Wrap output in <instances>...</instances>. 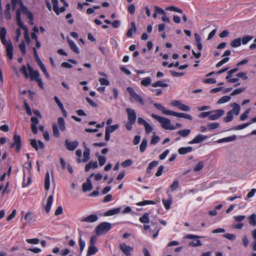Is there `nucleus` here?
<instances>
[{"mask_svg":"<svg viewBox=\"0 0 256 256\" xmlns=\"http://www.w3.org/2000/svg\"><path fill=\"white\" fill-rule=\"evenodd\" d=\"M58 124L60 130L64 131L66 130L65 122L62 118H58Z\"/></svg>","mask_w":256,"mask_h":256,"instance_id":"nucleus-32","label":"nucleus"},{"mask_svg":"<svg viewBox=\"0 0 256 256\" xmlns=\"http://www.w3.org/2000/svg\"><path fill=\"white\" fill-rule=\"evenodd\" d=\"M148 213H144L143 216L140 218V221L143 224H148L150 222L149 216Z\"/></svg>","mask_w":256,"mask_h":256,"instance_id":"nucleus-37","label":"nucleus"},{"mask_svg":"<svg viewBox=\"0 0 256 256\" xmlns=\"http://www.w3.org/2000/svg\"><path fill=\"white\" fill-rule=\"evenodd\" d=\"M207 136H203L202 134H198L196 136L193 140L190 141L188 144H198L200 143L206 139L207 138Z\"/></svg>","mask_w":256,"mask_h":256,"instance_id":"nucleus-14","label":"nucleus"},{"mask_svg":"<svg viewBox=\"0 0 256 256\" xmlns=\"http://www.w3.org/2000/svg\"><path fill=\"white\" fill-rule=\"evenodd\" d=\"M68 42L70 48L76 53L78 54L80 52L79 50L75 43L72 40H68Z\"/></svg>","mask_w":256,"mask_h":256,"instance_id":"nucleus-34","label":"nucleus"},{"mask_svg":"<svg viewBox=\"0 0 256 256\" xmlns=\"http://www.w3.org/2000/svg\"><path fill=\"white\" fill-rule=\"evenodd\" d=\"M166 10H170V11H172L177 12L180 14H182V10L181 9H180L176 7H175L174 6H170L168 7H166Z\"/></svg>","mask_w":256,"mask_h":256,"instance_id":"nucleus-47","label":"nucleus"},{"mask_svg":"<svg viewBox=\"0 0 256 256\" xmlns=\"http://www.w3.org/2000/svg\"><path fill=\"white\" fill-rule=\"evenodd\" d=\"M130 24L131 28L128 29L126 32V36L128 37H132V32H136V28L134 22H131Z\"/></svg>","mask_w":256,"mask_h":256,"instance_id":"nucleus-26","label":"nucleus"},{"mask_svg":"<svg viewBox=\"0 0 256 256\" xmlns=\"http://www.w3.org/2000/svg\"><path fill=\"white\" fill-rule=\"evenodd\" d=\"M192 150V146L182 147L178 150V152L180 154H184Z\"/></svg>","mask_w":256,"mask_h":256,"instance_id":"nucleus-24","label":"nucleus"},{"mask_svg":"<svg viewBox=\"0 0 256 256\" xmlns=\"http://www.w3.org/2000/svg\"><path fill=\"white\" fill-rule=\"evenodd\" d=\"M26 242L30 244H37L40 242V240L39 238H34L32 239H26Z\"/></svg>","mask_w":256,"mask_h":256,"instance_id":"nucleus-54","label":"nucleus"},{"mask_svg":"<svg viewBox=\"0 0 256 256\" xmlns=\"http://www.w3.org/2000/svg\"><path fill=\"white\" fill-rule=\"evenodd\" d=\"M256 192V188H252L251 190L248 194L246 196L245 198V200H248V198H251L254 196Z\"/></svg>","mask_w":256,"mask_h":256,"instance_id":"nucleus-56","label":"nucleus"},{"mask_svg":"<svg viewBox=\"0 0 256 256\" xmlns=\"http://www.w3.org/2000/svg\"><path fill=\"white\" fill-rule=\"evenodd\" d=\"M90 150L86 146H85V150L84 152L83 156L84 158L82 162H88L90 159Z\"/></svg>","mask_w":256,"mask_h":256,"instance_id":"nucleus-28","label":"nucleus"},{"mask_svg":"<svg viewBox=\"0 0 256 256\" xmlns=\"http://www.w3.org/2000/svg\"><path fill=\"white\" fill-rule=\"evenodd\" d=\"M82 190L86 192L88 190H90L92 188V186L90 178L86 179V182H84L82 186Z\"/></svg>","mask_w":256,"mask_h":256,"instance_id":"nucleus-17","label":"nucleus"},{"mask_svg":"<svg viewBox=\"0 0 256 256\" xmlns=\"http://www.w3.org/2000/svg\"><path fill=\"white\" fill-rule=\"evenodd\" d=\"M119 248L126 256H130L131 252L134 250L133 247L128 246L124 242L120 244Z\"/></svg>","mask_w":256,"mask_h":256,"instance_id":"nucleus-5","label":"nucleus"},{"mask_svg":"<svg viewBox=\"0 0 256 256\" xmlns=\"http://www.w3.org/2000/svg\"><path fill=\"white\" fill-rule=\"evenodd\" d=\"M126 112L128 114V121L135 123L136 119V114L135 110L134 109L128 108L126 109Z\"/></svg>","mask_w":256,"mask_h":256,"instance_id":"nucleus-10","label":"nucleus"},{"mask_svg":"<svg viewBox=\"0 0 256 256\" xmlns=\"http://www.w3.org/2000/svg\"><path fill=\"white\" fill-rule=\"evenodd\" d=\"M38 146L37 142L36 140H30V145L36 151L38 150V148L43 149L44 147V145L42 141L38 140Z\"/></svg>","mask_w":256,"mask_h":256,"instance_id":"nucleus-12","label":"nucleus"},{"mask_svg":"<svg viewBox=\"0 0 256 256\" xmlns=\"http://www.w3.org/2000/svg\"><path fill=\"white\" fill-rule=\"evenodd\" d=\"M10 4L8 3L6 4V8L4 12V16L7 20H9L11 18V15L10 14Z\"/></svg>","mask_w":256,"mask_h":256,"instance_id":"nucleus-30","label":"nucleus"},{"mask_svg":"<svg viewBox=\"0 0 256 256\" xmlns=\"http://www.w3.org/2000/svg\"><path fill=\"white\" fill-rule=\"evenodd\" d=\"M233 118H234V115L232 114L230 112H228L226 114V116H225L223 118V121L224 122L226 123V122H228L232 121Z\"/></svg>","mask_w":256,"mask_h":256,"instance_id":"nucleus-43","label":"nucleus"},{"mask_svg":"<svg viewBox=\"0 0 256 256\" xmlns=\"http://www.w3.org/2000/svg\"><path fill=\"white\" fill-rule=\"evenodd\" d=\"M100 84L102 86H108L110 84L109 81L107 80V78H100L98 80Z\"/></svg>","mask_w":256,"mask_h":256,"instance_id":"nucleus-61","label":"nucleus"},{"mask_svg":"<svg viewBox=\"0 0 256 256\" xmlns=\"http://www.w3.org/2000/svg\"><path fill=\"white\" fill-rule=\"evenodd\" d=\"M78 144L77 140L70 142L68 140H66L64 141L66 148L70 151H74L78 147Z\"/></svg>","mask_w":256,"mask_h":256,"instance_id":"nucleus-9","label":"nucleus"},{"mask_svg":"<svg viewBox=\"0 0 256 256\" xmlns=\"http://www.w3.org/2000/svg\"><path fill=\"white\" fill-rule=\"evenodd\" d=\"M54 197L53 196H50L48 198L46 204L45 206L44 209L46 212L48 214L51 208V206L53 202Z\"/></svg>","mask_w":256,"mask_h":256,"instance_id":"nucleus-20","label":"nucleus"},{"mask_svg":"<svg viewBox=\"0 0 256 256\" xmlns=\"http://www.w3.org/2000/svg\"><path fill=\"white\" fill-rule=\"evenodd\" d=\"M170 113L171 114L170 116H172L178 118H182L188 120H192V117L189 114L182 112H177L173 111H172Z\"/></svg>","mask_w":256,"mask_h":256,"instance_id":"nucleus-11","label":"nucleus"},{"mask_svg":"<svg viewBox=\"0 0 256 256\" xmlns=\"http://www.w3.org/2000/svg\"><path fill=\"white\" fill-rule=\"evenodd\" d=\"M120 208L112 209V210H108L107 212H106L104 213V216H113L114 214H118L120 213Z\"/></svg>","mask_w":256,"mask_h":256,"instance_id":"nucleus-21","label":"nucleus"},{"mask_svg":"<svg viewBox=\"0 0 256 256\" xmlns=\"http://www.w3.org/2000/svg\"><path fill=\"white\" fill-rule=\"evenodd\" d=\"M224 113L223 110H217L211 112V114H210L208 120H218L221 117Z\"/></svg>","mask_w":256,"mask_h":256,"instance_id":"nucleus-6","label":"nucleus"},{"mask_svg":"<svg viewBox=\"0 0 256 256\" xmlns=\"http://www.w3.org/2000/svg\"><path fill=\"white\" fill-rule=\"evenodd\" d=\"M98 163L96 162H90L88 164L86 165L85 170L88 172L91 168H98Z\"/></svg>","mask_w":256,"mask_h":256,"instance_id":"nucleus-31","label":"nucleus"},{"mask_svg":"<svg viewBox=\"0 0 256 256\" xmlns=\"http://www.w3.org/2000/svg\"><path fill=\"white\" fill-rule=\"evenodd\" d=\"M98 220V216L96 214H92L86 218H82L80 220L82 222H94Z\"/></svg>","mask_w":256,"mask_h":256,"instance_id":"nucleus-15","label":"nucleus"},{"mask_svg":"<svg viewBox=\"0 0 256 256\" xmlns=\"http://www.w3.org/2000/svg\"><path fill=\"white\" fill-rule=\"evenodd\" d=\"M152 83V78L150 77H146L143 78L140 84L144 86H148L150 85Z\"/></svg>","mask_w":256,"mask_h":256,"instance_id":"nucleus-36","label":"nucleus"},{"mask_svg":"<svg viewBox=\"0 0 256 256\" xmlns=\"http://www.w3.org/2000/svg\"><path fill=\"white\" fill-rule=\"evenodd\" d=\"M78 243H79V245H80V252H82V251L84 250L85 248V246H86L85 242L84 240H82L81 238H80L78 240Z\"/></svg>","mask_w":256,"mask_h":256,"instance_id":"nucleus-59","label":"nucleus"},{"mask_svg":"<svg viewBox=\"0 0 256 256\" xmlns=\"http://www.w3.org/2000/svg\"><path fill=\"white\" fill-rule=\"evenodd\" d=\"M28 69L29 72L30 76L32 80H37L40 78V74L38 70H34L28 64Z\"/></svg>","mask_w":256,"mask_h":256,"instance_id":"nucleus-8","label":"nucleus"},{"mask_svg":"<svg viewBox=\"0 0 256 256\" xmlns=\"http://www.w3.org/2000/svg\"><path fill=\"white\" fill-rule=\"evenodd\" d=\"M172 196L170 194L168 195V200L162 199V203H163L165 208L167 210H168L170 208V205L172 203Z\"/></svg>","mask_w":256,"mask_h":256,"instance_id":"nucleus-23","label":"nucleus"},{"mask_svg":"<svg viewBox=\"0 0 256 256\" xmlns=\"http://www.w3.org/2000/svg\"><path fill=\"white\" fill-rule=\"evenodd\" d=\"M146 132L149 134L152 130L153 128L148 122L144 126Z\"/></svg>","mask_w":256,"mask_h":256,"instance_id":"nucleus-64","label":"nucleus"},{"mask_svg":"<svg viewBox=\"0 0 256 256\" xmlns=\"http://www.w3.org/2000/svg\"><path fill=\"white\" fill-rule=\"evenodd\" d=\"M112 228L111 224L108 222H102L98 224L95 228L97 236H100L106 233Z\"/></svg>","mask_w":256,"mask_h":256,"instance_id":"nucleus-2","label":"nucleus"},{"mask_svg":"<svg viewBox=\"0 0 256 256\" xmlns=\"http://www.w3.org/2000/svg\"><path fill=\"white\" fill-rule=\"evenodd\" d=\"M98 249L95 246H90L88 248L86 256H90L97 252Z\"/></svg>","mask_w":256,"mask_h":256,"instance_id":"nucleus-25","label":"nucleus"},{"mask_svg":"<svg viewBox=\"0 0 256 256\" xmlns=\"http://www.w3.org/2000/svg\"><path fill=\"white\" fill-rule=\"evenodd\" d=\"M168 84L164 82L162 80H158L152 84V86L154 88L156 87H162L165 88L168 86Z\"/></svg>","mask_w":256,"mask_h":256,"instance_id":"nucleus-35","label":"nucleus"},{"mask_svg":"<svg viewBox=\"0 0 256 256\" xmlns=\"http://www.w3.org/2000/svg\"><path fill=\"white\" fill-rule=\"evenodd\" d=\"M190 246H202V244L200 240H194L190 242L189 244Z\"/></svg>","mask_w":256,"mask_h":256,"instance_id":"nucleus-58","label":"nucleus"},{"mask_svg":"<svg viewBox=\"0 0 256 256\" xmlns=\"http://www.w3.org/2000/svg\"><path fill=\"white\" fill-rule=\"evenodd\" d=\"M50 174L48 172H46L45 179H44V188L46 190L50 189Z\"/></svg>","mask_w":256,"mask_h":256,"instance_id":"nucleus-29","label":"nucleus"},{"mask_svg":"<svg viewBox=\"0 0 256 256\" xmlns=\"http://www.w3.org/2000/svg\"><path fill=\"white\" fill-rule=\"evenodd\" d=\"M148 141L146 139H143L140 146V149L141 152H144L147 146Z\"/></svg>","mask_w":256,"mask_h":256,"instance_id":"nucleus-42","label":"nucleus"},{"mask_svg":"<svg viewBox=\"0 0 256 256\" xmlns=\"http://www.w3.org/2000/svg\"><path fill=\"white\" fill-rule=\"evenodd\" d=\"M16 146V152H19L21 149L22 140L20 136L14 134V142L12 143L10 147L12 148Z\"/></svg>","mask_w":256,"mask_h":256,"instance_id":"nucleus-4","label":"nucleus"},{"mask_svg":"<svg viewBox=\"0 0 256 256\" xmlns=\"http://www.w3.org/2000/svg\"><path fill=\"white\" fill-rule=\"evenodd\" d=\"M20 7L21 10L26 14L28 18L31 20H34V16L32 13L28 10V8L24 6L23 4V3L22 4V5H20Z\"/></svg>","mask_w":256,"mask_h":256,"instance_id":"nucleus-18","label":"nucleus"},{"mask_svg":"<svg viewBox=\"0 0 256 256\" xmlns=\"http://www.w3.org/2000/svg\"><path fill=\"white\" fill-rule=\"evenodd\" d=\"M250 111V108L247 109L243 114H242L240 117V120H244L248 118V114Z\"/></svg>","mask_w":256,"mask_h":256,"instance_id":"nucleus-48","label":"nucleus"},{"mask_svg":"<svg viewBox=\"0 0 256 256\" xmlns=\"http://www.w3.org/2000/svg\"><path fill=\"white\" fill-rule=\"evenodd\" d=\"M204 164L202 162H199L194 168V172H199L204 168Z\"/></svg>","mask_w":256,"mask_h":256,"instance_id":"nucleus-50","label":"nucleus"},{"mask_svg":"<svg viewBox=\"0 0 256 256\" xmlns=\"http://www.w3.org/2000/svg\"><path fill=\"white\" fill-rule=\"evenodd\" d=\"M6 55L10 60H12L13 58V50L14 47L12 45V42H10L8 45L6 46Z\"/></svg>","mask_w":256,"mask_h":256,"instance_id":"nucleus-19","label":"nucleus"},{"mask_svg":"<svg viewBox=\"0 0 256 256\" xmlns=\"http://www.w3.org/2000/svg\"><path fill=\"white\" fill-rule=\"evenodd\" d=\"M154 106L160 110L162 113L166 115L170 116V112H172V110H166L163 106H162L160 104L158 103H155L154 104Z\"/></svg>","mask_w":256,"mask_h":256,"instance_id":"nucleus-16","label":"nucleus"},{"mask_svg":"<svg viewBox=\"0 0 256 256\" xmlns=\"http://www.w3.org/2000/svg\"><path fill=\"white\" fill-rule=\"evenodd\" d=\"M119 127L118 124H114L112 126H108L106 129V132H108V133H112L114 132L115 130L118 129Z\"/></svg>","mask_w":256,"mask_h":256,"instance_id":"nucleus-41","label":"nucleus"},{"mask_svg":"<svg viewBox=\"0 0 256 256\" xmlns=\"http://www.w3.org/2000/svg\"><path fill=\"white\" fill-rule=\"evenodd\" d=\"M158 164V161H153L151 162L148 168V169L146 170L147 173L150 174V170H152L154 167L156 166Z\"/></svg>","mask_w":256,"mask_h":256,"instance_id":"nucleus-46","label":"nucleus"},{"mask_svg":"<svg viewBox=\"0 0 256 256\" xmlns=\"http://www.w3.org/2000/svg\"><path fill=\"white\" fill-rule=\"evenodd\" d=\"M231 99V97L230 96H226L222 97L218 100L217 102V104H222L226 103V102H229Z\"/></svg>","mask_w":256,"mask_h":256,"instance_id":"nucleus-39","label":"nucleus"},{"mask_svg":"<svg viewBox=\"0 0 256 256\" xmlns=\"http://www.w3.org/2000/svg\"><path fill=\"white\" fill-rule=\"evenodd\" d=\"M151 116L161 124V126L163 128L166 130H174L176 129V127L171 124L170 120L154 114H152Z\"/></svg>","mask_w":256,"mask_h":256,"instance_id":"nucleus-1","label":"nucleus"},{"mask_svg":"<svg viewBox=\"0 0 256 256\" xmlns=\"http://www.w3.org/2000/svg\"><path fill=\"white\" fill-rule=\"evenodd\" d=\"M132 163V162L131 160H124V162H123L122 164H121V165L123 167V168H126V167H128V166H130Z\"/></svg>","mask_w":256,"mask_h":256,"instance_id":"nucleus-63","label":"nucleus"},{"mask_svg":"<svg viewBox=\"0 0 256 256\" xmlns=\"http://www.w3.org/2000/svg\"><path fill=\"white\" fill-rule=\"evenodd\" d=\"M52 132L53 135L56 137L58 138L60 136V133L58 132V125L56 124H52Z\"/></svg>","mask_w":256,"mask_h":256,"instance_id":"nucleus-45","label":"nucleus"},{"mask_svg":"<svg viewBox=\"0 0 256 256\" xmlns=\"http://www.w3.org/2000/svg\"><path fill=\"white\" fill-rule=\"evenodd\" d=\"M230 106L232 108L228 111V112H230L233 115L238 116L240 113V105L236 102H234L230 105Z\"/></svg>","mask_w":256,"mask_h":256,"instance_id":"nucleus-13","label":"nucleus"},{"mask_svg":"<svg viewBox=\"0 0 256 256\" xmlns=\"http://www.w3.org/2000/svg\"><path fill=\"white\" fill-rule=\"evenodd\" d=\"M126 90L130 96L131 102H136L142 106L144 105V102L142 98L140 95L137 94L132 88L128 87Z\"/></svg>","mask_w":256,"mask_h":256,"instance_id":"nucleus-3","label":"nucleus"},{"mask_svg":"<svg viewBox=\"0 0 256 256\" xmlns=\"http://www.w3.org/2000/svg\"><path fill=\"white\" fill-rule=\"evenodd\" d=\"M207 126L209 130H214L219 127L220 124L218 122H213L208 124Z\"/></svg>","mask_w":256,"mask_h":256,"instance_id":"nucleus-52","label":"nucleus"},{"mask_svg":"<svg viewBox=\"0 0 256 256\" xmlns=\"http://www.w3.org/2000/svg\"><path fill=\"white\" fill-rule=\"evenodd\" d=\"M194 38L198 49L199 51H200L202 48V44L200 42L201 38L200 35L197 33L194 34Z\"/></svg>","mask_w":256,"mask_h":256,"instance_id":"nucleus-27","label":"nucleus"},{"mask_svg":"<svg viewBox=\"0 0 256 256\" xmlns=\"http://www.w3.org/2000/svg\"><path fill=\"white\" fill-rule=\"evenodd\" d=\"M52 2L53 5L54 11L57 15H58L60 14V12H58V0H52Z\"/></svg>","mask_w":256,"mask_h":256,"instance_id":"nucleus-44","label":"nucleus"},{"mask_svg":"<svg viewBox=\"0 0 256 256\" xmlns=\"http://www.w3.org/2000/svg\"><path fill=\"white\" fill-rule=\"evenodd\" d=\"M249 223L252 226H256V214H253L248 217Z\"/></svg>","mask_w":256,"mask_h":256,"instance_id":"nucleus-38","label":"nucleus"},{"mask_svg":"<svg viewBox=\"0 0 256 256\" xmlns=\"http://www.w3.org/2000/svg\"><path fill=\"white\" fill-rule=\"evenodd\" d=\"M236 136L233 135L230 136L226 137L223 138L218 140H217L218 143L226 142H232L236 140Z\"/></svg>","mask_w":256,"mask_h":256,"instance_id":"nucleus-22","label":"nucleus"},{"mask_svg":"<svg viewBox=\"0 0 256 256\" xmlns=\"http://www.w3.org/2000/svg\"><path fill=\"white\" fill-rule=\"evenodd\" d=\"M241 44V38H238L231 42L230 46L232 48H236L240 46Z\"/></svg>","mask_w":256,"mask_h":256,"instance_id":"nucleus-40","label":"nucleus"},{"mask_svg":"<svg viewBox=\"0 0 256 256\" xmlns=\"http://www.w3.org/2000/svg\"><path fill=\"white\" fill-rule=\"evenodd\" d=\"M190 132V130L189 129L182 130H178L176 134L180 136L183 138H186L188 136Z\"/></svg>","mask_w":256,"mask_h":256,"instance_id":"nucleus-33","label":"nucleus"},{"mask_svg":"<svg viewBox=\"0 0 256 256\" xmlns=\"http://www.w3.org/2000/svg\"><path fill=\"white\" fill-rule=\"evenodd\" d=\"M179 186V182L178 180H174L170 186L171 191L173 192L176 190Z\"/></svg>","mask_w":256,"mask_h":256,"instance_id":"nucleus-51","label":"nucleus"},{"mask_svg":"<svg viewBox=\"0 0 256 256\" xmlns=\"http://www.w3.org/2000/svg\"><path fill=\"white\" fill-rule=\"evenodd\" d=\"M98 163L99 165L100 166H102L104 164L105 162H106V158L104 156H98Z\"/></svg>","mask_w":256,"mask_h":256,"instance_id":"nucleus-57","label":"nucleus"},{"mask_svg":"<svg viewBox=\"0 0 256 256\" xmlns=\"http://www.w3.org/2000/svg\"><path fill=\"white\" fill-rule=\"evenodd\" d=\"M54 100L56 102V104L58 105V106H59V108H60V110H64V112H65V110L64 108V106H63V104H62L60 102V100L58 99V98L55 96L54 97Z\"/></svg>","mask_w":256,"mask_h":256,"instance_id":"nucleus-60","label":"nucleus"},{"mask_svg":"<svg viewBox=\"0 0 256 256\" xmlns=\"http://www.w3.org/2000/svg\"><path fill=\"white\" fill-rule=\"evenodd\" d=\"M172 106L178 108L180 110L184 112H189L190 107L183 104L180 100H174L171 102Z\"/></svg>","mask_w":256,"mask_h":256,"instance_id":"nucleus-7","label":"nucleus"},{"mask_svg":"<svg viewBox=\"0 0 256 256\" xmlns=\"http://www.w3.org/2000/svg\"><path fill=\"white\" fill-rule=\"evenodd\" d=\"M223 236L230 240H234L236 239V236L231 234H226L223 235Z\"/></svg>","mask_w":256,"mask_h":256,"instance_id":"nucleus-62","label":"nucleus"},{"mask_svg":"<svg viewBox=\"0 0 256 256\" xmlns=\"http://www.w3.org/2000/svg\"><path fill=\"white\" fill-rule=\"evenodd\" d=\"M244 88H240L234 90L230 94V96H234L238 94H240V93L242 92L245 90Z\"/></svg>","mask_w":256,"mask_h":256,"instance_id":"nucleus-55","label":"nucleus"},{"mask_svg":"<svg viewBox=\"0 0 256 256\" xmlns=\"http://www.w3.org/2000/svg\"><path fill=\"white\" fill-rule=\"evenodd\" d=\"M253 38V36H246L244 37L242 40H241V42H242V44H246L250 40H252V39Z\"/></svg>","mask_w":256,"mask_h":256,"instance_id":"nucleus-53","label":"nucleus"},{"mask_svg":"<svg viewBox=\"0 0 256 256\" xmlns=\"http://www.w3.org/2000/svg\"><path fill=\"white\" fill-rule=\"evenodd\" d=\"M156 202L152 200H144L140 202H138L136 204V205L140 206H143L146 204H154Z\"/></svg>","mask_w":256,"mask_h":256,"instance_id":"nucleus-49","label":"nucleus"}]
</instances>
